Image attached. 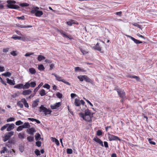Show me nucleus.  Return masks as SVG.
<instances>
[{
  "label": "nucleus",
  "instance_id": "obj_11",
  "mask_svg": "<svg viewBox=\"0 0 157 157\" xmlns=\"http://www.w3.org/2000/svg\"><path fill=\"white\" fill-rule=\"evenodd\" d=\"M94 140L95 141L99 144L102 146H103L102 141L98 137H96L94 138Z\"/></svg>",
  "mask_w": 157,
  "mask_h": 157
},
{
  "label": "nucleus",
  "instance_id": "obj_25",
  "mask_svg": "<svg viewBox=\"0 0 157 157\" xmlns=\"http://www.w3.org/2000/svg\"><path fill=\"white\" fill-rule=\"evenodd\" d=\"M51 138L53 142H55L57 146L59 145V140L57 139H56L55 138L52 137Z\"/></svg>",
  "mask_w": 157,
  "mask_h": 157
},
{
  "label": "nucleus",
  "instance_id": "obj_18",
  "mask_svg": "<svg viewBox=\"0 0 157 157\" xmlns=\"http://www.w3.org/2000/svg\"><path fill=\"white\" fill-rule=\"evenodd\" d=\"M39 102V100L38 99H36L33 101L32 104V107L35 108L38 105V102Z\"/></svg>",
  "mask_w": 157,
  "mask_h": 157
},
{
  "label": "nucleus",
  "instance_id": "obj_22",
  "mask_svg": "<svg viewBox=\"0 0 157 157\" xmlns=\"http://www.w3.org/2000/svg\"><path fill=\"white\" fill-rule=\"evenodd\" d=\"M74 103L76 106H79L80 105V101L76 98L75 100Z\"/></svg>",
  "mask_w": 157,
  "mask_h": 157
},
{
  "label": "nucleus",
  "instance_id": "obj_31",
  "mask_svg": "<svg viewBox=\"0 0 157 157\" xmlns=\"http://www.w3.org/2000/svg\"><path fill=\"white\" fill-rule=\"evenodd\" d=\"M15 40H21V37L18 36L17 35H13L11 38Z\"/></svg>",
  "mask_w": 157,
  "mask_h": 157
},
{
  "label": "nucleus",
  "instance_id": "obj_3",
  "mask_svg": "<svg viewBox=\"0 0 157 157\" xmlns=\"http://www.w3.org/2000/svg\"><path fill=\"white\" fill-rule=\"evenodd\" d=\"M6 2L8 3L6 7L9 8L17 9L20 8L19 6L14 5L16 3V2L15 1L8 0Z\"/></svg>",
  "mask_w": 157,
  "mask_h": 157
},
{
  "label": "nucleus",
  "instance_id": "obj_64",
  "mask_svg": "<svg viewBox=\"0 0 157 157\" xmlns=\"http://www.w3.org/2000/svg\"><path fill=\"white\" fill-rule=\"evenodd\" d=\"M5 110L4 109H2L0 107V113H4Z\"/></svg>",
  "mask_w": 157,
  "mask_h": 157
},
{
  "label": "nucleus",
  "instance_id": "obj_14",
  "mask_svg": "<svg viewBox=\"0 0 157 157\" xmlns=\"http://www.w3.org/2000/svg\"><path fill=\"white\" fill-rule=\"evenodd\" d=\"M32 92V91L30 89L26 90H23L22 92V94L23 95H25L30 94Z\"/></svg>",
  "mask_w": 157,
  "mask_h": 157
},
{
  "label": "nucleus",
  "instance_id": "obj_53",
  "mask_svg": "<svg viewBox=\"0 0 157 157\" xmlns=\"http://www.w3.org/2000/svg\"><path fill=\"white\" fill-rule=\"evenodd\" d=\"M132 25H133L134 26H135L137 27L140 29H141V26L140 25H139L137 23H135L134 24H133Z\"/></svg>",
  "mask_w": 157,
  "mask_h": 157
},
{
  "label": "nucleus",
  "instance_id": "obj_59",
  "mask_svg": "<svg viewBox=\"0 0 157 157\" xmlns=\"http://www.w3.org/2000/svg\"><path fill=\"white\" fill-rule=\"evenodd\" d=\"M18 19H21V20H24L25 19V17L24 16H21V17H16Z\"/></svg>",
  "mask_w": 157,
  "mask_h": 157
},
{
  "label": "nucleus",
  "instance_id": "obj_35",
  "mask_svg": "<svg viewBox=\"0 0 157 157\" xmlns=\"http://www.w3.org/2000/svg\"><path fill=\"white\" fill-rule=\"evenodd\" d=\"M10 138V136L7 134L5 135V136L3 137V140L4 142H6Z\"/></svg>",
  "mask_w": 157,
  "mask_h": 157
},
{
  "label": "nucleus",
  "instance_id": "obj_49",
  "mask_svg": "<svg viewBox=\"0 0 157 157\" xmlns=\"http://www.w3.org/2000/svg\"><path fill=\"white\" fill-rule=\"evenodd\" d=\"M83 75L78 76V78L79 80L80 81L82 82L83 81L84 79L83 78Z\"/></svg>",
  "mask_w": 157,
  "mask_h": 157
},
{
  "label": "nucleus",
  "instance_id": "obj_36",
  "mask_svg": "<svg viewBox=\"0 0 157 157\" xmlns=\"http://www.w3.org/2000/svg\"><path fill=\"white\" fill-rule=\"evenodd\" d=\"M60 33L62 35H63V36H64L65 37H66L67 38H69L70 40L71 39V38L68 36L65 33L63 32V31H61V32H60Z\"/></svg>",
  "mask_w": 157,
  "mask_h": 157
},
{
  "label": "nucleus",
  "instance_id": "obj_2",
  "mask_svg": "<svg viewBox=\"0 0 157 157\" xmlns=\"http://www.w3.org/2000/svg\"><path fill=\"white\" fill-rule=\"evenodd\" d=\"M31 13L35 14L37 17H40L43 14V12L39 10V8L37 6L34 7L30 11Z\"/></svg>",
  "mask_w": 157,
  "mask_h": 157
},
{
  "label": "nucleus",
  "instance_id": "obj_6",
  "mask_svg": "<svg viewBox=\"0 0 157 157\" xmlns=\"http://www.w3.org/2000/svg\"><path fill=\"white\" fill-rule=\"evenodd\" d=\"M116 90L118 93L119 96L121 98H123L125 97V93L123 91L117 89Z\"/></svg>",
  "mask_w": 157,
  "mask_h": 157
},
{
  "label": "nucleus",
  "instance_id": "obj_16",
  "mask_svg": "<svg viewBox=\"0 0 157 157\" xmlns=\"http://www.w3.org/2000/svg\"><path fill=\"white\" fill-rule=\"evenodd\" d=\"M25 133L24 132L19 133L18 135V138L21 139H23L25 137Z\"/></svg>",
  "mask_w": 157,
  "mask_h": 157
},
{
  "label": "nucleus",
  "instance_id": "obj_10",
  "mask_svg": "<svg viewBox=\"0 0 157 157\" xmlns=\"http://www.w3.org/2000/svg\"><path fill=\"white\" fill-rule=\"evenodd\" d=\"M56 79L58 81L63 82L68 85H70V83L68 82L65 81L64 79L58 75L56 76Z\"/></svg>",
  "mask_w": 157,
  "mask_h": 157
},
{
  "label": "nucleus",
  "instance_id": "obj_48",
  "mask_svg": "<svg viewBox=\"0 0 157 157\" xmlns=\"http://www.w3.org/2000/svg\"><path fill=\"white\" fill-rule=\"evenodd\" d=\"M41 142L37 141L36 143V145L38 147H40L41 146Z\"/></svg>",
  "mask_w": 157,
  "mask_h": 157
},
{
  "label": "nucleus",
  "instance_id": "obj_41",
  "mask_svg": "<svg viewBox=\"0 0 157 157\" xmlns=\"http://www.w3.org/2000/svg\"><path fill=\"white\" fill-rule=\"evenodd\" d=\"M9 125V124H6L1 128V131H3L6 128L8 127Z\"/></svg>",
  "mask_w": 157,
  "mask_h": 157
},
{
  "label": "nucleus",
  "instance_id": "obj_19",
  "mask_svg": "<svg viewBox=\"0 0 157 157\" xmlns=\"http://www.w3.org/2000/svg\"><path fill=\"white\" fill-rule=\"evenodd\" d=\"M75 71L76 72L77 71H81V72H85L86 71L83 69L79 67H76L75 68Z\"/></svg>",
  "mask_w": 157,
  "mask_h": 157
},
{
  "label": "nucleus",
  "instance_id": "obj_28",
  "mask_svg": "<svg viewBox=\"0 0 157 157\" xmlns=\"http://www.w3.org/2000/svg\"><path fill=\"white\" fill-rule=\"evenodd\" d=\"M14 88L20 89H21L22 88L23 89V84H18L17 85L15 86H14Z\"/></svg>",
  "mask_w": 157,
  "mask_h": 157
},
{
  "label": "nucleus",
  "instance_id": "obj_54",
  "mask_svg": "<svg viewBox=\"0 0 157 157\" xmlns=\"http://www.w3.org/2000/svg\"><path fill=\"white\" fill-rule=\"evenodd\" d=\"M56 96L59 98H60L62 97V95L59 92H58L56 94Z\"/></svg>",
  "mask_w": 157,
  "mask_h": 157
},
{
  "label": "nucleus",
  "instance_id": "obj_5",
  "mask_svg": "<svg viewBox=\"0 0 157 157\" xmlns=\"http://www.w3.org/2000/svg\"><path fill=\"white\" fill-rule=\"evenodd\" d=\"M107 136L109 141L121 140V139L118 137L111 134L109 133H108Z\"/></svg>",
  "mask_w": 157,
  "mask_h": 157
},
{
  "label": "nucleus",
  "instance_id": "obj_38",
  "mask_svg": "<svg viewBox=\"0 0 157 157\" xmlns=\"http://www.w3.org/2000/svg\"><path fill=\"white\" fill-rule=\"evenodd\" d=\"M17 105L21 108H22L23 107L22 103L20 101L17 102Z\"/></svg>",
  "mask_w": 157,
  "mask_h": 157
},
{
  "label": "nucleus",
  "instance_id": "obj_43",
  "mask_svg": "<svg viewBox=\"0 0 157 157\" xmlns=\"http://www.w3.org/2000/svg\"><path fill=\"white\" fill-rule=\"evenodd\" d=\"M17 26L21 28H30L32 27V26H31L29 25L27 26H23L21 25H19Z\"/></svg>",
  "mask_w": 157,
  "mask_h": 157
},
{
  "label": "nucleus",
  "instance_id": "obj_24",
  "mask_svg": "<svg viewBox=\"0 0 157 157\" xmlns=\"http://www.w3.org/2000/svg\"><path fill=\"white\" fill-rule=\"evenodd\" d=\"M23 128H29L30 125L28 122H26L22 125Z\"/></svg>",
  "mask_w": 157,
  "mask_h": 157
},
{
  "label": "nucleus",
  "instance_id": "obj_40",
  "mask_svg": "<svg viewBox=\"0 0 157 157\" xmlns=\"http://www.w3.org/2000/svg\"><path fill=\"white\" fill-rule=\"evenodd\" d=\"M147 139L148 140L149 142L151 144L154 145L155 144V142L151 141V140H152L151 139L147 138Z\"/></svg>",
  "mask_w": 157,
  "mask_h": 157
},
{
  "label": "nucleus",
  "instance_id": "obj_23",
  "mask_svg": "<svg viewBox=\"0 0 157 157\" xmlns=\"http://www.w3.org/2000/svg\"><path fill=\"white\" fill-rule=\"evenodd\" d=\"M67 24L70 26H71L73 24H76L75 21L74 20H70L66 22Z\"/></svg>",
  "mask_w": 157,
  "mask_h": 157
},
{
  "label": "nucleus",
  "instance_id": "obj_57",
  "mask_svg": "<svg viewBox=\"0 0 157 157\" xmlns=\"http://www.w3.org/2000/svg\"><path fill=\"white\" fill-rule=\"evenodd\" d=\"M10 54L13 56H16L17 55V54L16 53V51H13L10 52Z\"/></svg>",
  "mask_w": 157,
  "mask_h": 157
},
{
  "label": "nucleus",
  "instance_id": "obj_26",
  "mask_svg": "<svg viewBox=\"0 0 157 157\" xmlns=\"http://www.w3.org/2000/svg\"><path fill=\"white\" fill-rule=\"evenodd\" d=\"M42 84L43 83L41 82L37 87H36L34 89L33 92L34 93V94H36V93L37 91L40 89V88L42 86Z\"/></svg>",
  "mask_w": 157,
  "mask_h": 157
},
{
  "label": "nucleus",
  "instance_id": "obj_9",
  "mask_svg": "<svg viewBox=\"0 0 157 157\" xmlns=\"http://www.w3.org/2000/svg\"><path fill=\"white\" fill-rule=\"evenodd\" d=\"M36 130L34 128H31L27 130V132L28 133L31 135H33L34 133L36 132Z\"/></svg>",
  "mask_w": 157,
  "mask_h": 157
},
{
  "label": "nucleus",
  "instance_id": "obj_8",
  "mask_svg": "<svg viewBox=\"0 0 157 157\" xmlns=\"http://www.w3.org/2000/svg\"><path fill=\"white\" fill-rule=\"evenodd\" d=\"M126 36L132 40V41H133L136 44H141L142 43V42L141 41H140L138 40L135 39L133 37L130 36L129 35H126Z\"/></svg>",
  "mask_w": 157,
  "mask_h": 157
},
{
  "label": "nucleus",
  "instance_id": "obj_51",
  "mask_svg": "<svg viewBox=\"0 0 157 157\" xmlns=\"http://www.w3.org/2000/svg\"><path fill=\"white\" fill-rule=\"evenodd\" d=\"M23 128L22 125L19 126L17 129V130L18 131H21Z\"/></svg>",
  "mask_w": 157,
  "mask_h": 157
},
{
  "label": "nucleus",
  "instance_id": "obj_39",
  "mask_svg": "<svg viewBox=\"0 0 157 157\" xmlns=\"http://www.w3.org/2000/svg\"><path fill=\"white\" fill-rule=\"evenodd\" d=\"M27 140L30 142L34 140L33 137L29 136L27 137Z\"/></svg>",
  "mask_w": 157,
  "mask_h": 157
},
{
  "label": "nucleus",
  "instance_id": "obj_42",
  "mask_svg": "<svg viewBox=\"0 0 157 157\" xmlns=\"http://www.w3.org/2000/svg\"><path fill=\"white\" fill-rule=\"evenodd\" d=\"M20 6L21 7H24L28 6L29 4L27 3H24L20 4Z\"/></svg>",
  "mask_w": 157,
  "mask_h": 157
},
{
  "label": "nucleus",
  "instance_id": "obj_29",
  "mask_svg": "<svg viewBox=\"0 0 157 157\" xmlns=\"http://www.w3.org/2000/svg\"><path fill=\"white\" fill-rule=\"evenodd\" d=\"M45 57L42 55H39L37 57V60L39 61H40L41 60L44 59Z\"/></svg>",
  "mask_w": 157,
  "mask_h": 157
},
{
  "label": "nucleus",
  "instance_id": "obj_20",
  "mask_svg": "<svg viewBox=\"0 0 157 157\" xmlns=\"http://www.w3.org/2000/svg\"><path fill=\"white\" fill-rule=\"evenodd\" d=\"M30 86V84L29 82H26L25 85H23V89H28L29 88Z\"/></svg>",
  "mask_w": 157,
  "mask_h": 157
},
{
  "label": "nucleus",
  "instance_id": "obj_61",
  "mask_svg": "<svg viewBox=\"0 0 157 157\" xmlns=\"http://www.w3.org/2000/svg\"><path fill=\"white\" fill-rule=\"evenodd\" d=\"M20 101H21V102L22 103H23L24 104L27 102L25 98H23L21 99Z\"/></svg>",
  "mask_w": 157,
  "mask_h": 157
},
{
  "label": "nucleus",
  "instance_id": "obj_7",
  "mask_svg": "<svg viewBox=\"0 0 157 157\" xmlns=\"http://www.w3.org/2000/svg\"><path fill=\"white\" fill-rule=\"evenodd\" d=\"M61 105V102H57L53 105H51V107L52 109H57Z\"/></svg>",
  "mask_w": 157,
  "mask_h": 157
},
{
  "label": "nucleus",
  "instance_id": "obj_62",
  "mask_svg": "<svg viewBox=\"0 0 157 157\" xmlns=\"http://www.w3.org/2000/svg\"><path fill=\"white\" fill-rule=\"evenodd\" d=\"M17 96V94H13L11 95L12 98H15Z\"/></svg>",
  "mask_w": 157,
  "mask_h": 157
},
{
  "label": "nucleus",
  "instance_id": "obj_15",
  "mask_svg": "<svg viewBox=\"0 0 157 157\" xmlns=\"http://www.w3.org/2000/svg\"><path fill=\"white\" fill-rule=\"evenodd\" d=\"M83 78L84 80L86 82L90 83L92 82V80L86 75H83Z\"/></svg>",
  "mask_w": 157,
  "mask_h": 157
},
{
  "label": "nucleus",
  "instance_id": "obj_12",
  "mask_svg": "<svg viewBox=\"0 0 157 157\" xmlns=\"http://www.w3.org/2000/svg\"><path fill=\"white\" fill-rule=\"evenodd\" d=\"M6 81H7V82L10 85H14L15 84L14 80H12L9 79L8 78H6Z\"/></svg>",
  "mask_w": 157,
  "mask_h": 157
},
{
  "label": "nucleus",
  "instance_id": "obj_52",
  "mask_svg": "<svg viewBox=\"0 0 157 157\" xmlns=\"http://www.w3.org/2000/svg\"><path fill=\"white\" fill-rule=\"evenodd\" d=\"M130 78H135L136 79V80L138 81L140 80L139 78L138 77L136 76H131L130 77Z\"/></svg>",
  "mask_w": 157,
  "mask_h": 157
},
{
  "label": "nucleus",
  "instance_id": "obj_33",
  "mask_svg": "<svg viewBox=\"0 0 157 157\" xmlns=\"http://www.w3.org/2000/svg\"><path fill=\"white\" fill-rule=\"evenodd\" d=\"M35 139L36 141H38L40 139V135L38 133H37L35 135Z\"/></svg>",
  "mask_w": 157,
  "mask_h": 157
},
{
  "label": "nucleus",
  "instance_id": "obj_46",
  "mask_svg": "<svg viewBox=\"0 0 157 157\" xmlns=\"http://www.w3.org/2000/svg\"><path fill=\"white\" fill-rule=\"evenodd\" d=\"M73 151L72 149L70 148H67V152L68 154H71L72 153Z\"/></svg>",
  "mask_w": 157,
  "mask_h": 157
},
{
  "label": "nucleus",
  "instance_id": "obj_47",
  "mask_svg": "<svg viewBox=\"0 0 157 157\" xmlns=\"http://www.w3.org/2000/svg\"><path fill=\"white\" fill-rule=\"evenodd\" d=\"M15 118L13 117H10L7 120V122H9L15 121Z\"/></svg>",
  "mask_w": 157,
  "mask_h": 157
},
{
  "label": "nucleus",
  "instance_id": "obj_4",
  "mask_svg": "<svg viewBox=\"0 0 157 157\" xmlns=\"http://www.w3.org/2000/svg\"><path fill=\"white\" fill-rule=\"evenodd\" d=\"M40 112H43L44 113L45 115L48 114H50L52 111L44 107L43 105H41L40 107H39Z\"/></svg>",
  "mask_w": 157,
  "mask_h": 157
},
{
  "label": "nucleus",
  "instance_id": "obj_45",
  "mask_svg": "<svg viewBox=\"0 0 157 157\" xmlns=\"http://www.w3.org/2000/svg\"><path fill=\"white\" fill-rule=\"evenodd\" d=\"M15 124L17 125H19L23 124V122L19 120L16 122Z\"/></svg>",
  "mask_w": 157,
  "mask_h": 157
},
{
  "label": "nucleus",
  "instance_id": "obj_17",
  "mask_svg": "<svg viewBox=\"0 0 157 157\" xmlns=\"http://www.w3.org/2000/svg\"><path fill=\"white\" fill-rule=\"evenodd\" d=\"M14 124H9V125L7 127V131H9L13 129L14 128Z\"/></svg>",
  "mask_w": 157,
  "mask_h": 157
},
{
  "label": "nucleus",
  "instance_id": "obj_60",
  "mask_svg": "<svg viewBox=\"0 0 157 157\" xmlns=\"http://www.w3.org/2000/svg\"><path fill=\"white\" fill-rule=\"evenodd\" d=\"M9 50V48H4L3 50V52H4L6 53Z\"/></svg>",
  "mask_w": 157,
  "mask_h": 157
},
{
  "label": "nucleus",
  "instance_id": "obj_63",
  "mask_svg": "<svg viewBox=\"0 0 157 157\" xmlns=\"http://www.w3.org/2000/svg\"><path fill=\"white\" fill-rule=\"evenodd\" d=\"M104 146L105 147H108V143L106 141H104Z\"/></svg>",
  "mask_w": 157,
  "mask_h": 157
},
{
  "label": "nucleus",
  "instance_id": "obj_30",
  "mask_svg": "<svg viewBox=\"0 0 157 157\" xmlns=\"http://www.w3.org/2000/svg\"><path fill=\"white\" fill-rule=\"evenodd\" d=\"M94 48L98 51H100V52H101V47L99 46V43H97L96 45H95L94 46Z\"/></svg>",
  "mask_w": 157,
  "mask_h": 157
},
{
  "label": "nucleus",
  "instance_id": "obj_44",
  "mask_svg": "<svg viewBox=\"0 0 157 157\" xmlns=\"http://www.w3.org/2000/svg\"><path fill=\"white\" fill-rule=\"evenodd\" d=\"M30 86L32 87H34L36 85V83L34 82H31L30 83Z\"/></svg>",
  "mask_w": 157,
  "mask_h": 157
},
{
  "label": "nucleus",
  "instance_id": "obj_27",
  "mask_svg": "<svg viewBox=\"0 0 157 157\" xmlns=\"http://www.w3.org/2000/svg\"><path fill=\"white\" fill-rule=\"evenodd\" d=\"M2 75L6 77H10L11 75V73L10 72H7L2 74Z\"/></svg>",
  "mask_w": 157,
  "mask_h": 157
},
{
  "label": "nucleus",
  "instance_id": "obj_34",
  "mask_svg": "<svg viewBox=\"0 0 157 157\" xmlns=\"http://www.w3.org/2000/svg\"><path fill=\"white\" fill-rule=\"evenodd\" d=\"M8 149L6 147H3L2 148V150L1 151L0 153L1 154L4 153L5 152H7Z\"/></svg>",
  "mask_w": 157,
  "mask_h": 157
},
{
  "label": "nucleus",
  "instance_id": "obj_55",
  "mask_svg": "<svg viewBox=\"0 0 157 157\" xmlns=\"http://www.w3.org/2000/svg\"><path fill=\"white\" fill-rule=\"evenodd\" d=\"M43 87L44 88H46L48 89H49L50 88V86L47 84H46L45 85H44Z\"/></svg>",
  "mask_w": 157,
  "mask_h": 157
},
{
  "label": "nucleus",
  "instance_id": "obj_13",
  "mask_svg": "<svg viewBox=\"0 0 157 157\" xmlns=\"http://www.w3.org/2000/svg\"><path fill=\"white\" fill-rule=\"evenodd\" d=\"M31 39V38L29 36L21 37V40L23 41H29Z\"/></svg>",
  "mask_w": 157,
  "mask_h": 157
},
{
  "label": "nucleus",
  "instance_id": "obj_1",
  "mask_svg": "<svg viewBox=\"0 0 157 157\" xmlns=\"http://www.w3.org/2000/svg\"><path fill=\"white\" fill-rule=\"evenodd\" d=\"M90 115V111L88 109L85 110L84 113L80 112L79 113L80 117L82 118L84 120L88 122H91L92 121Z\"/></svg>",
  "mask_w": 157,
  "mask_h": 157
},
{
  "label": "nucleus",
  "instance_id": "obj_21",
  "mask_svg": "<svg viewBox=\"0 0 157 157\" xmlns=\"http://www.w3.org/2000/svg\"><path fill=\"white\" fill-rule=\"evenodd\" d=\"M39 94L41 96L45 95L46 94L45 91L44 89L40 90L39 91Z\"/></svg>",
  "mask_w": 157,
  "mask_h": 157
},
{
  "label": "nucleus",
  "instance_id": "obj_58",
  "mask_svg": "<svg viewBox=\"0 0 157 157\" xmlns=\"http://www.w3.org/2000/svg\"><path fill=\"white\" fill-rule=\"evenodd\" d=\"M14 132H10L8 133L7 135H8L10 138L11 136L13 135Z\"/></svg>",
  "mask_w": 157,
  "mask_h": 157
},
{
  "label": "nucleus",
  "instance_id": "obj_50",
  "mask_svg": "<svg viewBox=\"0 0 157 157\" xmlns=\"http://www.w3.org/2000/svg\"><path fill=\"white\" fill-rule=\"evenodd\" d=\"M35 153L37 156L40 155V151L38 149H36L35 150Z\"/></svg>",
  "mask_w": 157,
  "mask_h": 157
},
{
  "label": "nucleus",
  "instance_id": "obj_37",
  "mask_svg": "<svg viewBox=\"0 0 157 157\" xmlns=\"http://www.w3.org/2000/svg\"><path fill=\"white\" fill-rule=\"evenodd\" d=\"M38 69L40 71H43L44 69L45 68L43 65L40 64L38 65Z\"/></svg>",
  "mask_w": 157,
  "mask_h": 157
},
{
  "label": "nucleus",
  "instance_id": "obj_56",
  "mask_svg": "<svg viewBox=\"0 0 157 157\" xmlns=\"http://www.w3.org/2000/svg\"><path fill=\"white\" fill-rule=\"evenodd\" d=\"M102 134V132L100 130H98L97 132V135L100 136Z\"/></svg>",
  "mask_w": 157,
  "mask_h": 157
},
{
  "label": "nucleus",
  "instance_id": "obj_32",
  "mask_svg": "<svg viewBox=\"0 0 157 157\" xmlns=\"http://www.w3.org/2000/svg\"><path fill=\"white\" fill-rule=\"evenodd\" d=\"M29 72L32 74H35L36 73L35 69L33 68H31L29 69Z\"/></svg>",
  "mask_w": 157,
  "mask_h": 157
}]
</instances>
